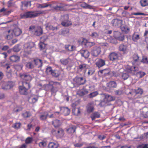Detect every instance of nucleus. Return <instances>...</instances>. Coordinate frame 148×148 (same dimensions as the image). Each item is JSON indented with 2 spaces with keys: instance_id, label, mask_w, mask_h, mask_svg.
Instances as JSON below:
<instances>
[{
  "instance_id": "1",
  "label": "nucleus",
  "mask_w": 148,
  "mask_h": 148,
  "mask_svg": "<svg viewBox=\"0 0 148 148\" xmlns=\"http://www.w3.org/2000/svg\"><path fill=\"white\" fill-rule=\"evenodd\" d=\"M44 12H45L43 11H30L21 14L20 16L22 18H34L39 16L41 14H44Z\"/></svg>"
},
{
  "instance_id": "2",
  "label": "nucleus",
  "mask_w": 148,
  "mask_h": 148,
  "mask_svg": "<svg viewBox=\"0 0 148 148\" xmlns=\"http://www.w3.org/2000/svg\"><path fill=\"white\" fill-rule=\"evenodd\" d=\"M29 31L34 35L37 36L42 35L43 32L42 29L40 26H30L29 28Z\"/></svg>"
},
{
  "instance_id": "3",
  "label": "nucleus",
  "mask_w": 148,
  "mask_h": 148,
  "mask_svg": "<svg viewBox=\"0 0 148 148\" xmlns=\"http://www.w3.org/2000/svg\"><path fill=\"white\" fill-rule=\"evenodd\" d=\"M125 70L127 73L130 74L132 75H134L139 70V68L136 66L126 65L125 66Z\"/></svg>"
},
{
  "instance_id": "4",
  "label": "nucleus",
  "mask_w": 148,
  "mask_h": 148,
  "mask_svg": "<svg viewBox=\"0 0 148 148\" xmlns=\"http://www.w3.org/2000/svg\"><path fill=\"white\" fill-rule=\"evenodd\" d=\"M51 132L57 138H62L64 134V131L62 128H59L57 130L53 129L51 131Z\"/></svg>"
},
{
  "instance_id": "5",
  "label": "nucleus",
  "mask_w": 148,
  "mask_h": 148,
  "mask_svg": "<svg viewBox=\"0 0 148 148\" xmlns=\"http://www.w3.org/2000/svg\"><path fill=\"white\" fill-rule=\"evenodd\" d=\"M49 86L51 94L56 92L60 85V84L58 82H51Z\"/></svg>"
},
{
  "instance_id": "6",
  "label": "nucleus",
  "mask_w": 148,
  "mask_h": 148,
  "mask_svg": "<svg viewBox=\"0 0 148 148\" xmlns=\"http://www.w3.org/2000/svg\"><path fill=\"white\" fill-rule=\"evenodd\" d=\"M75 84L77 86L84 84L86 82V80L85 78L83 77H79L76 76L73 79Z\"/></svg>"
},
{
  "instance_id": "7",
  "label": "nucleus",
  "mask_w": 148,
  "mask_h": 148,
  "mask_svg": "<svg viewBox=\"0 0 148 148\" xmlns=\"http://www.w3.org/2000/svg\"><path fill=\"white\" fill-rule=\"evenodd\" d=\"M34 42H29L25 43L24 44V51L27 54L30 53L31 51V48L34 47Z\"/></svg>"
},
{
  "instance_id": "8",
  "label": "nucleus",
  "mask_w": 148,
  "mask_h": 148,
  "mask_svg": "<svg viewBox=\"0 0 148 148\" xmlns=\"http://www.w3.org/2000/svg\"><path fill=\"white\" fill-rule=\"evenodd\" d=\"M88 69V65L84 63L81 62L77 66V70L78 72H82L85 73Z\"/></svg>"
},
{
  "instance_id": "9",
  "label": "nucleus",
  "mask_w": 148,
  "mask_h": 148,
  "mask_svg": "<svg viewBox=\"0 0 148 148\" xmlns=\"http://www.w3.org/2000/svg\"><path fill=\"white\" fill-rule=\"evenodd\" d=\"M12 83L11 82H2L0 84L2 88L4 90H7L10 89L13 86Z\"/></svg>"
},
{
  "instance_id": "10",
  "label": "nucleus",
  "mask_w": 148,
  "mask_h": 148,
  "mask_svg": "<svg viewBox=\"0 0 148 148\" xmlns=\"http://www.w3.org/2000/svg\"><path fill=\"white\" fill-rule=\"evenodd\" d=\"M101 49L99 47H94L91 51L92 55L94 57H97L100 53Z\"/></svg>"
},
{
  "instance_id": "11",
  "label": "nucleus",
  "mask_w": 148,
  "mask_h": 148,
  "mask_svg": "<svg viewBox=\"0 0 148 148\" xmlns=\"http://www.w3.org/2000/svg\"><path fill=\"white\" fill-rule=\"evenodd\" d=\"M114 36L116 39L119 41H123L125 39L124 35L117 31L114 32Z\"/></svg>"
},
{
  "instance_id": "12",
  "label": "nucleus",
  "mask_w": 148,
  "mask_h": 148,
  "mask_svg": "<svg viewBox=\"0 0 148 148\" xmlns=\"http://www.w3.org/2000/svg\"><path fill=\"white\" fill-rule=\"evenodd\" d=\"M82 44L86 47H90L94 46L95 45V43L94 42H89L86 38H83Z\"/></svg>"
},
{
  "instance_id": "13",
  "label": "nucleus",
  "mask_w": 148,
  "mask_h": 148,
  "mask_svg": "<svg viewBox=\"0 0 148 148\" xmlns=\"http://www.w3.org/2000/svg\"><path fill=\"white\" fill-rule=\"evenodd\" d=\"M139 58V57L137 54H134L132 56L133 64H136V65L139 66L140 64V62Z\"/></svg>"
},
{
  "instance_id": "14",
  "label": "nucleus",
  "mask_w": 148,
  "mask_h": 148,
  "mask_svg": "<svg viewBox=\"0 0 148 148\" xmlns=\"http://www.w3.org/2000/svg\"><path fill=\"white\" fill-rule=\"evenodd\" d=\"M60 63L64 65H66L71 64L72 62L71 60L69 57L67 58H62L60 60Z\"/></svg>"
},
{
  "instance_id": "15",
  "label": "nucleus",
  "mask_w": 148,
  "mask_h": 148,
  "mask_svg": "<svg viewBox=\"0 0 148 148\" xmlns=\"http://www.w3.org/2000/svg\"><path fill=\"white\" fill-rule=\"evenodd\" d=\"M108 57L110 60L114 61L118 59L119 56L117 53L113 52L110 53Z\"/></svg>"
},
{
  "instance_id": "16",
  "label": "nucleus",
  "mask_w": 148,
  "mask_h": 148,
  "mask_svg": "<svg viewBox=\"0 0 148 148\" xmlns=\"http://www.w3.org/2000/svg\"><path fill=\"white\" fill-rule=\"evenodd\" d=\"M105 64V60L101 58H99L95 63L96 66L99 68L103 66Z\"/></svg>"
},
{
  "instance_id": "17",
  "label": "nucleus",
  "mask_w": 148,
  "mask_h": 148,
  "mask_svg": "<svg viewBox=\"0 0 148 148\" xmlns=\"http://www.w3.org/2000/svg\"><path fill=\"white\" fill-rule=\"evenodd\" d=\"M123 21L118 19H114L112 21L113 26L114 27L121 26L122 24Z\"/></svg>"
},
{
  "instance_id": "18",
  "label": "nucleus",
  "mask_w": 148,
  "mask_h": 148,
  "mask_svg": "<svg viewBox=\"0 0 148 148\" xmlns=\"http://www.w3.org/2000/svg\"><path fill=\"white\" fill-rule=\"evenodd\" d=\"M20 77L23 80V81L29 82L32 79V77L28 74H23L20 75Z\"/></svg>"
},
{
  "instance_id": "19",
  "label": "nucleus",
  "mask_w": 148,
  "mask_h": 148,
  "mask_svg": "<svg viewBox=\"0 0 148 148\" xmlns=\"http://www.w3.org/2000/svg\"><path fill=\"white\" fill-rule=\"evenodd\" d=\"M88 93V91L86 88H83L78 90L77 92V94L80 96H83L87 95Z\"/></svg>"
},
{
  "instance_id": "20",
  "label": "nucleus",
  "mask_w": 148,
  "mask_h": 148,
  "mask_svg": "<svg viewBox=\"0 0 148 148\" xmlns=\"http://www.w3.org/2000/svg\"><path fill=\"white\" fill-rule=\"evenodd\" d=\"M61 112L64 116L69 115L70 112V110L67 107H62L60 108Z\"/></svg>"
},
{
  "instance_id": "21",
  "label": "nucleus",
  "mask_w": 148,
  "mask_h": 148,
  "mask_svg": "<svg viewBox=\"0 0 148 148\" xmlns=\"http://www.w3.org/2000/svg\"><path fill=\"white\" fill-rule=\"evenodd\" d=\"M45 26L46 28H48L49 30L53 31H57L59 29L58 27H53V25L49 23L45 24Z\"/></svg>"
},
{
  "instance_id": "22",
  "label": "nucleus",
  "mask_w": 148,
  "mask_h": 148,
  "mask_svg": "<svg viewBox=\"0 0 148 148\" xmlns=\"http://www.w3.org/2000/svg\"><path fill=\"white\" fill-rule=\"evenodd\" d=\"M20 93L22 95H27L28 93V90L20 86L18 87Z\"/></svg>"
},
{
  "instance_id": "23",
  "label": "nucleus",
  "mask_w": 148,
  "mask_h": 148,
  "mask_svg": "<svg viewBox=\"0 0 148 148\" xmlns=\"http://www.w3.org/2000/svg\"><path fill=\"white\" fill-rule=\"evenodd\" d=\"M127 46L123 44L120 45L119 47V50L122 52L123 53H126L127 51Z\"/></svg>"
},
{
  "instance_id": "24",
  "label": "nucleus",
  "mask_w": 148,
  "mask_h": 148,
  "mask_svg": "<svg viewBox=\"0 0 148 148\" xmlns=\"http://www.w3.org/2000/svg\"><path fill=\"white\" fill-rule=\"evenodd\" d=\"M20 57L16 55H12L10 58V60L12 62H17L19 61Z\"/></svg>"
},
{
  "instance_id": "25",
  "label": "nucleus",
  "mask_w": 148,
  "mask_h": 148,
  "mask_svg": "<svg viewBox=\"0 0 148 148\" xmlns=\"http://www.w3.org/2000/svg\"><path fill=\"white\" fill-rule=\"evenodd\" d=\"M86 109L88 113H90L92 112L94 109L93 104L91 103H88L86 106Z\"/></svg>"
},
{
  "instance_id": "26",
  "label": "nucleus",
  "mask_w": 148,
  "mask_h": 148,
  "mask_svg": "<svg viewBox=\"0 0 148 148\" xmlns=\"http://www.w3.org/2000/svg\"><path fill=\"white\" fill-rule=\"evenodd\" d=\"M76 127L75 125H71L66 130L67 133L69 134H72L75 132Z\"/></svg>"
},
{
  "instance_id": "27",
  "label": "nucleus",
  "mask_w": 148,
  "mask_h": 148,
  "mask_svg": "<svg viewBox=\"0 0 148 148\" xmlns=\"http://www.w3.org/2000/svg\"><path fill=\"white\" fill-rule=\"evenodd\" d=\"M81 54L82 56L84 57L85 58H88L90 55V53L87 50H82L81 51Z\"/></svg>"
},
{
  "instance_id": "28",
  "label": "nucleus",
  "mask_w": 148,
  "mask_h": 148,
  "mask_svg": "<svg viewBox=\"0 0 148 148\" xmlns=\"http://www.w3.org/2000/svg\"><path fill=\"white\" fill-rule=\"evenodd\" d=\"M12 32L16 36H18L21 34L22 32L21 30L18 28H15Z\"/></svg>"
},
{
  "instance_id": "29",
  "label": "nucleus",
  "mask_w": 148,
  "mask_h": 148,
  "mask_svg": "<svg viewBox=\"0 0 148 148\" xmlns=\"http://www.w3.org/2000/svg\"><path fill=\"white\" fill-rule=\"evenodd\" d=\"M52 124L55 128L58 127L61 124V123L60 120L58 119H55L52 121Z\"/></svg>"
},
{
  "instance_id": "30",
  "label": "nucleus",
  "mask_w": 148,
  "mask_h": 148,
  "mask_svg": "<svg viewBox=\"0 0 148 148\" xmlns=\"http://www.w3.org/2000/svg\"><path fill=\"white\" fill-rule=\"evenodd\" d=\"M34 62L35 64L38 67H41L42 65V60L38 58L34 59Z\"/></svg>"
},
{
  "instance_id": "31",
  "label": "nucleus",
  "mask_w": 148,
  "mask_h": 148,
  "mask_svg": "<svg viewBox=\"0 0 148 148\" xmlns=\"http://www.w3.org/2000/svg\"><path fill=\"white\" fill-rule=\"evenodd\" d=\"M59 146L58 144L57 143L50 142L48 145V148H58Z\"/></svg>"
},
{
  "instance_id": "32",
  "label": "nucleus",
  "mask_w": 148,
  "mask_h": 148,
  "mask_svg": "<svg viewBox=\"0 0 148 148\" xmlns=\"http://www.w3.org/2000/svg\"><path fill=\"white\" fill-rule=\"evenodd\" d=\"M61 25L64 27H69L72 25L71 21L69 20L63 21L61 23Z\"/></svg>"
},
{
  "instance_id": "33",
  "label": "nucleus",
  "mask_w": 148,
  "mask_h": 148,
  "mask_svg": "<svg viewBox=\"0 0 148 148\" xmlns=\"http://www.w3.org/2000/svg\"><path fill=\"white\" fill-rule=\"evenodd\" d=\"M21 86L28 90H29L31 87L30 84L29 82L23 81L22 82V85Z\"/></svg>"
},
{
  "instance_id": "34",
  "label": "nucleus",
  "mask_w": 148,
  "mask_h": 148,
  "mask_svg": "<svg viewBox=\"0 0 148 148\" xmlns=\"http://www.w3.org/2000/svg\"><path fill=\"white\" fill-rule=\"evenodd\" d=\"M100 117V114L98 112H95L90 116L92 120H94L96 118H99Z\"/></svg>"
},
{
  "instance_id": "35",
  "label": "nucleus",
  "mask_w": 148,
  "mask_h": 148,
  "mask_svg": "<svg viewBox=\"0 0 148 148\" xmlns=\"http://www.w3.org/2000/svg\"><path fill=\"white\" fill-rule=\"evenodd\" d=\"M107 86L110 88H115L116 86V84L115 82L111 81L107 84Z\"/></svg>"
},
{
  "instance_id": "36",
  "label": "nucleus",
  "mask_w": 148,
  "mask_h": 148,
  "mask_svg": "<svg viewBox=\"0 0 148 148\" xmlns=\"http://www.w3.org/2000/svg\"><path fill=\"white\" fill-rule=\"evenodd\" d=\"M51 4H49L48 3H44L42 4H38V8H47L49 6H51Z\"/></svg>"
},
{
  "instance_id": "37",
  "label": "nucleus",
  "mask_w": 148,
  "mask_h": 148,
  "mask_svg": "<svg viewBox=\"0 0 148 148\" xmlns=\"http://www.w3.org/2000/svg\"><path fill=\"white\" fill-rule=\"evenodd\" d=\"M10 30H9L7 32V33L6 34L7 35L5 37V38L8 40H10L12 38H13V35L12 32H11Z\"/></svg>"
},
{
  "instance_id": "38",
  "label": "nucleus",
  "mask_w": 148,
  "mask_h": 148,
  "mask_svg": "<svg viewBox=\"0 0 148 148\" xmlns=\"http://www.w3.org/2000/svg\"><path fill=\"white\" fill-rule=\"evenodd\" d=\"M105 98L108 101H110L115 100V98L114 96L107 94L105 95Z\"/></svg>"
},
{
  "instance_id": "39",
  "label": "nucleus",
  "mask_w": 148,
  "mask_h": 148,
  "mask_svg": "<svg viewBox=\"0 0 148 148\" xmlns=\"http://www.w3.org/2000/svg\"><path fill=\"white\" fill-rule=\"evenodd\" d=\"M60 74V73L58 70H53L51 75L53 77H57L59 76Z\"/></svg>"
},
{
  "instance_id": "40",
  "label": "nucleus",
  "mask_w": 148,
  "mask_h": 148,
  "mask_svg": "<svg viewBox=\"0 0 148 148\" xmlns=\"http://www.w3.org/2000/svg\"><path fill=\"white\" fill-rule=\"evenodd\" d=\"M145 75V72L142 71L137 72L135 75L139 78H140L143 77Z\"/></svg>"
},
{
  "instance_id": "41",
  "label": "nucleus",
  "mask_w": 148,
  "mask_h": 148,
  "mask_svg": "<svg viewBox=\"0 0 148 148\" xmlns=\"http://www.w3.org/2000/svg\"><path fill=\"white\" fill-rule=\"evenodd\" d=\"M69 19V16L68 14H65L62 15L61 16V20L62 22L63 21H66L67 20Z\"/></svg>"
},
{
  "instance_id": "42",
  "label": "nucleus",
  "mask_w": 148,
  "mask_h": 148,
  "mask_svg": "<svg viewBox=\"0 0 148 148\" xmlns=\"http://www.w3.org/2000/svg\"><path fill=\"white\" fill-rule=\"evenodd\" d=\"M81 6L84 8L91 9L92 8V6L86 3L83 2L81 4Z\"/></svg>"
},
{
  "instance_id": "43",
  "label": "nucleus",
  "mask_w": 148,
  "mask_h": 148,
  "mask_svg": "<svg viewBox=\"0 0 148 148\" xmlns=\"http://www.w3.org/2000/svg\"><path fill=\"white\" fill-rule=\"evenodd\" d=\"M140 38V36L139 34H136L134 33L133 35L132 36V39L134 41H136Z\"/></svg>"
},
{
  "instance_id": "44",
  "label": "nucleus",
  "mask_w": 148,
  "mask_h": 148,
  "mask_svg": "<svg viewBox=\"0 0 148 148\" xmlns=\"http://www.w3.org/2000/svg\"><path fill=\"white\" fill-rule=\"evenodd\" d=\"M98 94L99 93L97 91H95L90 93L88 95V96L89 98H92L96 97L98 95Z\"/></svg>"
},
{
  "instance_id": "45",
  "label": "nucleus",
  "mask_w": 148,
  "mask_h": 148,
  "mask_svg": "<svg viewBox=\"0 0 148 148\" xmlns=\"http://www.w3.org/2000/svg\"><path fill=\"white\" fill-rule=\"evenodd\" d=\"M140 3L141 5L143 7L148 5V0H141Z\"/></svg>"
},
{
  "instance_id": "46",
  "label": "nucleus",
  "mask_w": 148,
  "mask_h": 148,
  "mask_svg": "<svg viewBox=\"0 0 148 148\" xmlns=\"http://www.w3.org/2000/svg\"><path fill=\"white\" fill-rule=\"evenodd\" d=\"M72 112L74 113L75 115H78L80 113L79 109V108H75L72 110Z\"/></svg>"
},
{
  "instance_id": "47",
  "label": "nucleus",
  "mask_w": 148,
  "mask_h": 148,
  "mask_svg": "<svg viewBox=\"0 0 148 148\" xmlns=\"http://www.w3.org/2000/svg\"><path fill=\"white\" fill-rule=\"evenodd\" d=\"M33 141L32 137H28L25 139V142L26 144H29L31 143Z\"/></svg>"
},
{
  "instance_id": "48",
  "label": "nucleus",
  "mask_w": 148,
  "mask_h": 148,
  "mask_svg": "<svg viewBox=\"0 0 148 148\" xmlns=\"http://www.w3.org/2000/svg\"><path fill=\"white\" fill-rule=\"evenodd\" d=\"M121 29L123 31L125 32L126 33H129L130 31V28L126 25L122 27Z\"/></svg>"
},
{
  "instance_id": "49",
  "label": "nucleus",
  "mask_w": 148,
  "mask_h": 148,
  "mask_svg": "<svg viewBox=\"0 0 148 148\" xmlns=\"http://www.w3.org/2000/svg\"><path fill=\"white\" fill-rule=\"evenodd\" d=\"M22 116L24 118H27L30 117L31 116V114L29 112L26 111L23 113Z\"/></svg>"
},
{
  "instance_id": "50",
  "label": "nucleus",
  "mask_w": 148,
  "mask_h": 148,
  "mask_svg": "<svg viewBox=\"0 0 148 148\" xmlns=\"http://www.w3.org/2000/svg\"><path fill=\"white\" fill-rule=\"evenodd\" d=\"M143 92V90L140 88H138L137 89L135 90V93L136 94H140L142 95Z\"/></svg>"
},
{
  "instance_id": "51",
  "label": "nucleus",
  "mask_w": 148,
  "mask_h": 148,
  "mask_svg": "<svg viewBox=\"0 0 148 148\" xmlns=\"http://www.w3.org/2000/svg\"><path fill=\"white\" fill-rule=\"evenodd\" d=\"M53 70H52V68L51 67H47L46 70L45 72L48 75L51 74Z\"/></svg>"
},
{
  "instance_id": "52",
  "label": "nucleus",
  "mask_w": 148,
  "mask_h": 148,
  "mask_svg": "<svg viewBox=\"0 0 148 148\" xmlns=\"http://www.w3.org/2000/svg\"><path fill=\"white\" fill-rule=\"evenodd\" d=\"M38 145L41 148H43L47 145V143L45 141H42L39 143Z\"/></svg>"
},
{
  "instance_id": "53",
  "label": "nucleus",
  "mask_w": 148,
  "mask_h": 148,
  "mask_svg": "<svg viewBox=\"0 0 148 148\" xmlns=\"http://www.w3.org/2000/svg\"><path fill=\"white\" fill-rule=\"evenodd\" d=\"M54 9L57 11H61L63 10V6L61 5H57L54 7Z\"/></svg>"
},
{
  "instance_id": "54",
  "label": "nucleus",
  "mask_w": 148,
  "mask_h": 148,
  "mask_svg": "<svg viewBox=\"0 0 148 148\" xmlns=\"http://www.w3.org/2000/svg\"><path fill=\"white\" fill-rule=\"evenodd\" d=\"M48 116V114H42L40 116V119L42 121H45L47 119Z\"/></svg>"
},
{
  "instance_id": "55",
  "label": "nucleus",
  "mask_w": 148,
  "mask_h": 148,
  "mask_svg": "<svg viewBox=\"0 0 148 148\" xmlns=\"http://www.w3.org/2000/svg\"><path fill=\"white\" fill-rule=\"evenodd\" d=\"M26 66L27 68L29 69H32L34 67V65L31 62L27 63L26 65Z\"/></svg>"
},
{
  "instance_id": "56",
  "label": "nucleus",
  "mask_w": 148,
  "mask_h": 148,
  "mask_svg": "<svg viewBox=\"0 0 148 148\" xmlns=\"http://www.w3.org/2000/svg\"><path fill=\"white\" fill-rule=\"evenodd\" d=\"M129 77V75L126 73H123L122 75V77L124 80L127 79Z\"/></svg>"
},
{
  "instance_id": "57",
  "label": "nucleus",
  "mask_w": 148,
  "mask_h": 148,
  "mask_svg": "<svg viewBox=\"0 0 148 148\" xmlns=\"http://www.w3.org/2000/svg\"><path fill=\"white\" fill-rule=\"evenodd\" d=\"M29 100L31 103H34L36 102L38 100V99L36 98H30Z\"/></svg>"
},
{
  "instance_id": "58",
  "label": "nucleus",
  "mask_w": 148,
  "mask_h": 148,
  "mask_svg": "<svg viewBox=\"0 0 148 148\" xmlns=\"http://www.w3.org/2000/svg\"><path fill=\"white\" fill-rule=\"evenodd\" d=\"M21 124L20 123H15L12 126V127L15 129H18L20 128Z\"/></svg>"
},
{
  "instance_id": "59",
  "label": "nucleus",
  "mask_w": 148,
  "mask_h": 148,
  "mask_svg": "<svg viewBox=\"0 0 148 148\" xmlns=\"http://www.w3.org/2000/svg\"><path fill=\"white\" fill-rule=\"evenodd\" d=\"M13 50L15 52H18L20 50L19 45H17L14 46L13 47Z\"/></svg>"
},
{
  "instance_id": "60",
  "label": "nucleus",
  "mask_w": 148,
  "mask_h": 148,
  "mask_svg": "<svg viewBox=\"0 0 148 148\" xmlns=\"http://www.w3.org/2000/svg\"><path fill=\"white\" fill-rule=\"evenodd\" d=\"M140 62L147 64L148 63V58L147 57H143Z\"/></svg>"
},
{
  "instance_id": "61",
  "label": "nucleus",
  "mask_w": 148,
  "mask_h": 148,
  "mask_svg": "<svg viewBox=\"0 0 148 148\" xmlns=\"http://www.w3.org/2000/svg\"><path fill=\"white\" fill-rule=\"evenodd\" d=\"M137 148H148V144L139 145L137 147Z\"/></svg>"
},
{
  "instance_id": "62",
  "label": "nucleus",
  "mask_w": 148,
  "mask_h": 148,
  "mask_svg": "<svg viewBox=\"0 0 148 148\" xmlns=\"http://www.w3.org/2000/svg\"><path fill=\"white\" fill-rule=\"evenodd\" d=\"M90 36L92 38H95L97 37L98 36V34L96 32H94L92 33Z\"/></svg>"
},
{
  "instance_id": "63",
  "label": "nucleus",
  "mask_w": 148,
  "mask_h": 148,
  "mask_svg": "<svg viewBox=\"0 0 148 148\" xmlns=\"http://www.w3.org/2000/svg\"><path fill=\"white\" fill-rule=\"evenodd\" d=\"M24 6L26 7H27L28 6L30 7L31 5V3L30 1L25 2L24 4Z\"/></svg>"
},
{
  "instance_id": "64",
  "label": "nucleus",
  "mask_w": 148,
  "mask_h": 148,
  "mask_svg": "<svg viewBox=\"0 0 148 148\" xmlns=\"http://www.w3.org/2000/svg\"><path fill=\"white\" fill-rule=\"evenodd\" d=\"M9 48V47L8 45H4L2 47H1V49L2 51H6Z\"/></svg>"
}]
</instances>
